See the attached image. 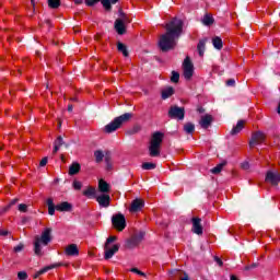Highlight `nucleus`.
<instances>
[{
    "label": "nucleus",
    "mask_w": 280,
    "mask_h": 280,
    "mask_svg": "<svg viewBox=\"0 0 280 280\" xmlns=\"http://www.w3.org/2000/svg\"><path fill=\"white\" fill-rule=\"evenodd\" d=\"M166 33L160 36L159 45L163 51H170L176 47L178 38L183 34V20L174 18L165 25Z\"/></svg>",
    "instance_id": "1"
},
{
    "label": "nucleus",
    "mask_w": 280,
    "mask_h": 280,
    "mask_svg": "<svg viewBox=\"0 0 280 280\" xmlns=\"http://www.w3.org/2000/svg\"><path fill=\"white\" fill-rule=\"evenodd\" d=\"M51 242V228H46L40 236H35L34 253L35 255H43V246H47Z\"/></svg>",
    "instance_id": "2"
},
{
    "label": "nucleus",
    "mask_w": 280,
    "mask_h": 280,
    "mask_svg": "<svg viewBox=\"0 0 280 280\" xmlns=\"http://www.w3.org/2000/svg\"><path fill=\"white\" fill-rule=\"evenodd\" d=\"M164 137L165 135L161 131H156L152 135L150 145H149L150 156H160L161 144L163 143Z\"/></svg>",
    "instance_id": "3"
},
{
    "label": "nucleus",
    "mask_w": 280,
    "mask_h": 280,
    "mask_svg": "<svg viewBox=\"0 0 280 280\" xmlns=\"http://www.w3.org/2000/svg\"><path fill=\"white\" fill-rule=\"evenodd\" d=\"M132 119V114L126 113L118 117H116L112 122L105 126V132L110 135V132H115L118 128H121L124 124H128V120Z\"/></svg>",
    "instance_id": "4"
},
{
    "label": "nucleus",
    "mask_w": 280,
    "mask_h": 280,
    "mask_svg": "<svg viewBox=\"0 0 280 280\" xmlns=\"http://www.w3.org/2000/svg\"><path fill=\"white\" fill-rule=\"evenodd\" d=\"M46 205L48 207V214L55 215L56 211H71L72 206L71 203L67 201H62L61 203H58L57 206L54 203L52 198H48L46 200Z\"/></svg>",
    "instance_id": "5"
},
{
    "label": "nucleus",
    "mask_w": 280,
    "mask_h": 280,
    "mask_svg": "<svg viewBox=\"0 0 280 280\" xmlns=\"http://www.w3.org/2000/svg\"><path fill=\"white\" fill-rule=\"evenodd\" d=\"M183 71L185 80H189L194 77V63L189 57H186L183 63Z\"/></svg>",
    "instance_id": "6"
},
{
    "label": "nucleus",
    "mask_w": 280,
    "mask_h": 280,
    "mask_svg": "<svg viewBox=\"0 0 280 280\" xmlns=\"http://www.w3.org/2000/svg\"><path fill=\"white\" fill-rule=\"evenodd\" d=\"M112 223L117 231H124L126 229V217L121 213L113 215Z\"/></svg>",
    "instance_id": "7"
},
{
    "label": "nucleus",
    "mask_w": 280,
    "mask_h": 280,
    "mask_svg": "<svg viewBox=\"0 0 280 280\" xmlns=\"http://www.w3.org/2000/svg\"><path fill=\"white\" fill-rule=\"evenodd\" d=\"M266 141V135L261 131H256L252 135V139L249 141V148H255V145H259Z\"/></svg>",
    "instance_id": "8"
},
{
    "label": "nucleus",
    "mask_w": 280,
    "mask_h": 280,
    "mask_svg": "<svg viewBox=\"0 0 280 280\" xmlns=\"http://www.w3.org/2000/svg\"><path fill=\"white\" fill-rule=\"evenodd\" d=\"M168 116L173 119H185V108L173 106L168 110Z\"/></svg>",
    "instance_id": "9"
},
{
    "label": "nucleus",
    "mask_w": 280,
    "mask_h": 280,
    "mask_svg": "<svg viewBox=\"0 0 280 280\" xmlns=\"http://www.w3.org/2000/svg\"><path fill=\"white\" fill-rule=\"evenodd\" d=\"M144 235L145 233L143 232H139L138 234L133 235L131 238L127 241V248H135V246H139Z\"/></svg>",
    "instance_id": "10"
},
{
    "label": "nucleus",
    "mask_w": 280,
    "mask_h": 280,
    "mask_svg": "<svg viewBox=\"0 0 280 280\" xmlns=\"http://www.w3.org/2000/svg\"><path fill=\"white\" fill-rule=\"evenodd\" d=\"M266 182L271 185H279L280 183V174L279 172L268 171L266 175Z\"/></svg>",
    "instance_id": "11"
},
{
    "label": "nucleus",
    "mask_w": 280,
    "mask_h": 280,
    "mask_svg": "<svg viewBox=\"0 0 280 280\" xmlns=\"http://www.w3.org/2000/svg\"><path fill=\"white\" fill-rule=\"evenodd\" d=\"M211 124H213V116H211L209 114L201 116V118L199 120V125L201 126V128L207 130V128H209V126H211Z\"/></svg>",
    "instance_id": "12"
},
{
    "label": "nucleus",
    "mask_w": 280,
    "mask_h": 280,
    "mask_svg": "<svg viewBox=\"0 0 280 280\" xmlns=\"http://www.w3.org/2000/svg\"><path fill=\"white\" fill-rule=\"evenodd\" d=\"M144 207V202L141 199H135L131 202V207L129 209V211H131V213H137V211H141V209H143Z\"/></svg>",
    "instance_id": "13"
},
{
    "label": "nucleus",
    "mask_w": 280,
    "mask_h": 280,
    "mask_svg": "<svg viewBox=\"0 0 280 280\" xmlns=\"http://www.w3.org/2000/svg\"><path fill=\"white\" fill-rule=\"evenodd\" d=\"M200 222H202L200 218H192V232L196 233V235H202V225Z\"/></svg>",
    "instance_id": "14"
},
{
    "label": "nucleus",
    "mask_w": 280,
    "mask_h": 280,
    "mask_svg": "<svg viewBox=\"0 0 280 280\" xmlns=\"http://www.w3.org/2000/svg\"><path fill=\"white\" fill-rule=\"evenodd\" d=\"M96 202H98L100 207H110V196L109 195H101L96 197Z\"/></svg>",
    "instance_id": "15"
},
{
    "label": "nucleus",
    "mask_w": 280,
    "mask_h": 280,
    "mask_svg": "<svg viewBox=\"0 0 280 280\" xmlns=\"http://www.w3.org/2000/svg\"><path fill=\"white\" fill-rule=\"evenodd\" d=\"M119 250V245H114L109 247L108 244H105V259H110L115 253Z\"/></svg>",
    "instance_id": "16"
},
{
    "label": "nucleus",
    "mask_w": 280,
    "mask_h": 280,
    "mask_svg": "<svg viewBox=\"0 0 280 280\" xmlns=\"http://www.w3.org/2000/svg\"><path fill=\"white\" fill-rule=\"evenodd\" d=\"M117 34H119L120 36H124V34H126V24H124V20H116L115 21V25H114Z\"/></svg>",
    "instance_id": "17"
},
{
    "label": "nucleus",
    "mask_w": 280,
    "mask_h": 280,
    "mask_svg": "<svg viewBox=\"0 0 280 280\" xmlns=\"http://www.w3.org/2000/svg\"><path fill=\"white\" fill-rule=\"evenodd\" d=\"M98 189L102 194H108L110 191V186L104 179H100Z\"/></svg>",
    "instance_id": "18"
},
{
    "label": "nucleus",
    "mask_w": 280,
    "mask_h": 280,
    "mask_svg": "<svg viewBox=\"0 0 280 280\" xmlns=\"http://www.w3.org/2000/svg\"><path fill=\"white\" fill-rule=\"evenodd\" d=\"M80 163L78 162H73L70 167H69V175L70 176H75V174H79L80 173Z\"/></svg>",
    "instance_id": "19"
},
{
    "label": "nucleus",
    "mask_w": 280,
    "mask_h": 280,
    "mask_svg": "<svg viewBox=\"0 0 280 280\" xmlns=\"http://www.w3.org/2000/svg\"><path fill=\"white\" fill-rule=\"evenodd\" d=\"M79 254V250H78V245L75 244H70L66 247V255H69V256H74V255H78Z\"/></svg>",
    "instance_id": "20"
},
{
    "label": "nucleus",
    "mask_w": 280,
    "mask_h": 280,
    "mask_svg": "<svg viewBox=\"0 0 280 280\" xmlns=\"http://www.w3.org/2000/svg\"><path fill=\"white\" fill-rule=\"evenodd\" d=\"M174 95V88L167 86L162 90V100H167Z\"/></svg>",
    "instance_id": "21"
},
{
    "label": "nucleus",
    "mask_w": 280,
    "mask_h": 280,
    "mask_svg": "<svg viewBox=\"0 0 280 280\" xmlns=\"http://www.w3.org/2000/svg\"><path fill=\"white\" fill-rule=\"evenodd\" d=\"M97 190L93 186H90L85 190H83V196H85L86 198H95Z\"/></svg>",
    "instance_id": "22"
},
{
    "label": "nucleus",
    "mask_w": 280,
    "mask_h": 280,
    "mask_svg": "<svg viewBox=\"0 0 280 280\" xmlns=\"http://www.w3.org/2000/svg\"><path fill=\"white\" fill-rule=\"evenodd\" d=\"M244 130V120H238L236 126L231 130V135H240Z\"/></svg>",
    "instance_id": "23"
},
{
    "label": "nucleus",
    "mask_w": 280,
    "mask_h": 280,
    "mask_svg": "<svg viewBox=\"0 0 280 280\" xmlns=\"http://www.w3.org/2000/svg\"><path fill=\"white\" fill-rule=\"evenodd\" d=\"M207 45V38L199 40L197 45L199 56H205V47Z\"/></svg>",
    "instance_id": "24"
},
{
    "label": "nucleus",
    "mask_w": 280,
    "mask_h": 280,
    "mask_svg": "<svg viewBox=\"0 0 280 280\" xmlns=\"http://www.w3.org/2000/svg\"><path fill=\"white\" fill-rule=\"evenodd\" d=\"M65 144V141L62 140V137H58L56 140H55V143H54V154H56V152H58V150H60V147Z\"/></svg>",
    "instance_id": "25"
},
{
    "label": "nucleus",
    "mask_w": 280,
    "mask_h": 280,
    "mask_svg": "<svg viewBox=\"0 0 280 280\" xmlns=\"http://www.w3.org/2000/svg\"><path fill=\"white\" fill-rule=\"evenodd\" d=\"M117 49L120 51V54H122V56H125V58H128V48L124 45V43L118 42Z\"/></svg>",
    "instance_id": "26"
},
{
    "label": "nucleus",
    "mask_w": 280,
    "mask_h": 280,
    "mask_svg": "<svg viewBox=\"0 0 280 280\" xmlns=\"http://www.w3.org/2000/svg\"><path fill=\"white\" fill-rule=\"evenodd\" d=\"M94 158L96 163H102L104 161V158H106V155L104 154V151L97 150L94 152Z\"/></svg>",
    "instance_id": "27"
},
{
    "label": "nucleus",
    "mask_w": 280,
    "mask_h": 280,
    "mask_svg": "<svg viewBox=\"0 0 280 280\" xmlns=\"http://www.w3.org/2000/svg\"><path fill=\"white\" fill-rule=\"evenodd\" d=\"M105 163H106V170L110 172L113 170V162L110 161V152H106L105 154Z\"/></svg>",
    "instance_id": "28"
},
{
    "label": "nucleus",
    "mask_w": 280,
    "mask_h": 280,
    "mask_svg": "<svg viewBox=\"0 0 280 280\" xmlns=\"http://www.w3.org/2000/svg\"><path fill=\"white\" fill-rule=\"evenodd\" d=\"M117 1H119V0H101V3L103 5V8H105V10H110V8H112L110 3L115 4V3H117Z\"/></svg>",
    "instance_id": "29"
},
{
    "label": "nucleus",
    "mask_w": 280,
    "mask_h": 280,
    "mask_svg": "<svg viewBox=\"0 0 280 280\" xmlns=\"http://www.w3.org/2000/svg\"><path fill=\"white\" fill-rule=\"evenodd\" d=\"M213 15L211 14H206L202 19L203 25H213Z\"/></svg>",
    "instance_id": "30"
},
{
    "label": "nucleus",
    "mask_w": 280,
    "mask_h": 280,
    "mask_svg": "<svg viewBox=\"0 0 280 280\" xmlns=\"http://www.w3.org/2000/svg\"><path fill=\"white\" fill-rule=\"evenodd\" d=\"M212 44H213L214 49H222V47H223L222 38H220V37L212 38Z\"/></svg>",
    "instance_id": "31"
},
{
    "label": "nucleus",
    "mask_w": 280,
    "mask_h": 280,
    "mask_svg": "<svg viewBox=\"0 0 280 280\" xmlns=\"http://www.w3.org/2000/svg\"><path fill=\"white\" fill-rule=\"evenodd\" d=\"M184 130L185 132H187L188 135H191V132H194V130H196V126L191 122H187L185 126H184Z\"/></svg>",
    "instance_id": "32"
},
{
    "label": "nucleus",
    "mask_w": 280,
    "mask_h": 280,
    "mask_svg": "<svg viewBox=\"0 0 280 280\" xmlns=\"http://www.w3.org/2000/svg\"><path fill=\"white\" fill-rule=\"evenodd\" d=\"M49 8H52L54 10L60 8V0H48Z\"/></svg>",
    "instance_id": "33"
},
{
    "label": "nucleus",
    "mask_w": 280,
    "mask_h": 280,
    "mask_svg": "<svg viewBox=\"0 0 280 280\" xmlns=\"http://www.w3.org/2000/svg\"><path fill=\"white\" fill-rule=\"evenodd\" d=\"M155 168H156V164L154 163L145 162L142 164V170H155Z\"/></svg>",
    "instance_id": "34"
},
{
    "label": "nucleus",
    "mask_w": 280,
    "mask_h": 280,
    "mask_svg": "<svg viewBox=\"0 0 280 280\" xmlns=\"http://www.w3.org/2000/svg\"><path fill=\"white\" fill-rule=\"evenodd\" d=\"M51 268H56V266L45 267L44 269L37 271V273L35 275V279H38L40 275H45V272H47L48 270H51Z\"/></svg>",
    "instance_id": "35"
},
{
    "label": "nucleus",
    "mask_w": 280,
    "mask_h": 280,
    "mask_svg": "<svg viewBox=\"0 0 280 280\" xmlns=\"http://www.w3.org/2000/svg\"><path fill=\"white\" fill-rule=\"evenodd\" d=\"M224 167V163H221L211 170L212 174H220Z\"/></svg>",
    "instance_id": "36"
},
{
    "label": "nucleus",
    "mask_w": 280,
    "mask_h": 280,
    "mask_svg": "<svg viewBox=\"0 0 280 280\" xmlns=\"http://www.w3.org/2000/svg\"><path fill=\"white\" fill-rule=\"evenodd\" d=\"M178 80H180V74L176 71H173L172 77H171V81L176 83V82H178Z\"/></svg>",
    "instance_id": "37"
},
{
    "label": "nucleus",
    "mask_w": 280,
    "mask_h": 280,
    "mask_svg": "<svg viewBox=\"0 0 280 280\" xmlns=\"http://www.w3.org/2000/svg\"><path fill=\"white\" fill-rule=\"evenodd\" d=\"M72 187H73V189H75L77 191H80V189H82V182H80V180H74V182L72 183Z\"/></svg>",
    "instance_id": "38"
},
{
    "label": "nucleus",
    "mask_w": 280,
    "mask_h": 280,
    "mask_svg": "<svg viewBox=\"0 0 280 280\" xmlns=\"http://www.w3.org/2000/svg\"><path fill=\"white\" fill-rule=\"evenodd\" d=\"M25 248V245L23 243H20L19 245H16L15 247H13V250L15 253H21V250H23Z\"/></svg>",
    "instance_id": "39"
},
{
    "label": "nucleus",
    "mask_w": 280,
    "mask_h": 280,
    "mask_svg": "<svg viewBox=\"0 0 280 280\" xmlns=\"http://www.w3.org/2000/svg\"><path fill=\"white\" fill-rule=\"evenodd\" d=\"M130 272H135L136 275H139L140 277H145V272L139 270L138 268H131Z\"/></svg>",
    "instance_id": "40"
},
{
    "label": "nucleus",
    "mask_w": 280,
    "mask_h": 280,
    "mask_svg": "<svg viewBox=\"0 0 280 280\" xmlns=\"http://www.w3.org/2000/svg\"><path fill=\"white\" fill-rule=\"evenodd\" d=\"M19 211H21L22 213H27V205L20 203L19 205Z\"/></svg>",
    "instance_id": "41"
},
{
    "label": "nucleus",
    "mask_w": 280,
    "mask_h": 280,
    "mask_svg": "<svg viewBox=\"0 0 280 280\" xmlns=\"http://www.w3.org/2000/svg\"><path fill=\"white\" fill-rule=\"evenodd\" d=\"M102 0H85V4L89 5L90 8L95 5V3H100Z\"/></svg>",
    "instance_id": "42"
},
{
    "label": "nucleus",
    "mask_w": 280,
    "mask_h": 280,
    "mask_svg": "<svg viewBox=\"0 0 280 280\" xmlns=\"http://www.w3.org/2000/svg\"><path fill=\"white\" fill-rule=\"evenodd\" d=\"M18 279H20V280H25V279H27V272H25V271H20V272L18 273Z\"/></svg>",
    "instance_id": "43"
},
{
    "label": "nucleus",
    "mask_w": 280,
    "mask_h": 280,
    "mask_svg": "<svg viewBox=\"0 0 280 280\" xmlns=\"http://www.w3.org/2000/svg\"><path fill=\"white\" fill-rule=\"evenodd\" d=\"M118 21H122V24H127V23H130V20H129V18H128V15H124L122 14V16H121V19H118Z\"/></svg>",
    "instance_id": "44"
},
{
    "label": "nucleus",
    "mask_w": 280,
    "mask_h": 280,
    "mask_svg": "<svg viewBox=\"0 0 280 280\" xmlns=\"http://www.w3.org/2000/svg\"><path fill=\"white\" fill-rule=\"evenodd\" d=\"M116 241H117V236H109L105 244L109 246V244H113V242H116Z\"/></svg>",
    "instance_id": "45"
},
{
    "label": "nucleus",
    "mask_w": 280,
    "mask_h": 280,
    "mask_svg": "<svg viewBox=\"0 0 280 280\" xmlns=\"http://www.w3.org/2000/svg\"><path fill=\"white\" fill-rule=\"evenodd\" d=\"M226 86H235V79H229L226 81Z\"/></svg>",
    "instance_id": "46"
},
{
    "label": "nucleus",
    "mask_w": 280,
    "mask_h": 280,
    "mask_svg": "<svg viewBox=\"0 0 280 280\" xmlns=\"http://www.w3.org/2000/svg\"><path fill=\"white\" fill-rule=\"evenodd\" d=\"M45 165H47V158H43L39 162V167H45Z\"/></svg>",
    "instance_id": "47"
},
{
    "label": "nucleus",
    "mask_w": 280,
    "mask_h": 280,
    "mask_svg": "<svg viewBox=\"0 0 280 280\" xmlns=\"http://www.w3.org/2000/svg\"><path fill=\"white\" fill-rule=\"evenodd\" d=\"M0 235H1L2 237H5V236L10 235V232L7 231V230H0Z\"/></svg>",
    "instance_id": "48"
},
{
    "label": "nucleus",
    "mask_w": 280,
    "mask_h": 280,
    "mask_svg": "<svg viewBox=\"0 0 280 280\" xmlns=\"http://www.w3.org/2000/svg\"><path fill=\"white\" fill-rule=\"evenodd\" d=\"M214 261L218 264V266H223L222 259H220V257L215 256Z\"/></svg>",
    "instance_id": "49"
},
{
    "label": "nucleus",
    "mask_w": 280,
    "mask_h": 280,
    "mask_svg": "<svg viewBox=\"0 0 280 280\" xmlns=\"http://www.w3.org/2000/svg\"><path fill=\"white\" fill-rule=\"evenodd\" d=\"M249 167H250V164H249L248 162H244V163L242 164V168H243V170H249Z\"/></svg>",
    "instance_id": "50"
},
{
    "label": "nucleus",
    "mask_w": 280,
    "mask_h": 280,
    "mask_svg": "<svg viewBox=\"0 0 280 280\" xmlns=\"http://www.w3.org/2000/svg\"><path fill=\"white\" fill-rule=\"evenodd\" d=\"M250 268H257V264H253L250 267H246V270H250Z\"/></svg>",
    "instance_id": "51"
},
{
    "label": "nucleus",
    "mask_w": 280,
    "mask_h": 280,
    "mask_svg": "<svg viewBox=\"0 0 280 280\" xmlns=\"http://www.w3.org/2000/svg\"><path fill=\"white\" fill-rule=\"evenodd\" d=\"M18 202H19V199H13L10 205L12 206V205H15Z\"/></svg>",
    "instance_id": "52"
},
{
    "label": "nucleus",
    "mask_w": 280,
    "mask_h": 280,
    "mask_svg": "<svg viewBox=\"0 0 280 280\" xmlns=\"http://www.w3.org/2000/svg\"><path fill=\"white\" fill-rule=\"evenodd\" d=\"M68 110H69V113H71L73 110V105H69Z\"/></svg>",
    "instance_id": "53"
},
{
    "label": "nucleus",
    "mask_w": 280,
    "mask_h": 280,
    "mask_svg": "<svg viewBox=\"0 0 280 280\" xmlns=\"http://www.w3.org/2000/svg\"><path fill=\"white\" fill-rule=\"evenodd\" d=\"M197 110L198 113H205V109L202 107H199Z\"/></svg>",
    "instance_id": "54"
},
{
    "label": "nucleus",
    "mask_w": 280,
    "mask_h": 280,
    "mask_svg": "<svg viewBox=\"0 0 280 280\" xmlns=\"http://www.w3.org/2000/svg\"><path fill=\"white\" fill-rule=\"evenodd\" d=\"M74 3L80 4L82 3V0H74Z\"/></svg>",
    "instance_id": "55"
},
{
    "label": "nucleus",
    "mask_w": 280,
    "mask_h": 280,
    "mask_svg": "<svg viewBox=\"0 0 280 280\" xmlns=\"http://www.w3.org/2000/svg\"><path fill=\"white\" fill-rule=\"evenodd\" d=\"M231 280H240V279H237V277L235 276H231Z\"/></svg>",
    "instance_id": "56"
},
{
    "label": "nucleus",
    "mask_w": 280,
    "mask_h": 280,
    "mask_svg": "<svg viewBox=\"0 0 280 280\" xmlns=\"http://www.w3.org/2000/svg\"><path fill=\"white\" fill-rule=\"evenodd\" d=\"M31 2H32V5H34V0H31Z\"/></svg>",
    "instance_id": "57"
}]
</instances>
